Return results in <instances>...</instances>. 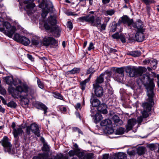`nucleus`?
I'll return each instance as SVG.
<instances>
[{"mask_svg": "<svg viewBox=\"0 0 159 159\" xmlns=\"http://www.w3.org/2000/svg\"><path fill=\"white\" fill-rule=\"evenodd\" d=\"M31 129V131L33 132L38 137L40 136V134L39 131L38 126L36 124H31L30 126Z\"/></svg>", "mask_w": 159, "mask_h": 159, "instance_id": "obj_13", "label": "nucleus"}, {"mask_svg": "<svg viewBox=\"0 0 159 159\" xmlns=\"http://www.w3.org/2000/svg\"><path fill=\"white\" fill-rule=\"evenodd\" d=\"M23 2L25 4H27L26 6V8L30 10L35 6V4L33 3V0H23Z\"/></svg>", "mask_w": 159, "mask_h": 159, "instance_id": "obj_18", "label": "nucleus"}, {"mask_svg": "<svg viewBox=\"0 0 159 159\" xmlns=\"http://www.w3.org/2000/svg\"><path fill=\"white\" fill-rule=\"evenodd\" d=\"M93 89L95 95L98 97H101L103 95V91L102 88L101 86H98L97 84H93Z\"/></svg>", "mask_w": 159, "mask_h": 159, "instance_id": "obj_9", "label": "nucleus"}, {"mask_svg": "<svg viewBox=\"0 0 159 159\" xmlns=\"http://www.w3.org/2000/svg\"><path fill=\"white\" fill-rule=\"evenodd\" d=\"M127 54L129 55L132 56L134 57H137L140 55L141 53L139 51H135L129 52L128 53H127Z\"/></svg>", "mask_w": 159, "mask_h": 159, "instance_id": "obj_31", "label": "nucleus"}, {"mask_svg": "<svg viewBox=\"0 0 159 159\" xmlns=\"http://www.w3.org/2000/svg\"><path fill=\"white\" fill-rule=\"evenodd\" d=\"M57 159H64V156L62 154L60 153L59 154H57Z\"/></svg>", "mask_w": 159, "mask_h": 159, "instance_id": "obj_56", "label": "nucleus"}, {"mask_svg": "<svg viewBox=\"0 0 159 159\" xmlns=\"http://www.w3.org/2000/svg\"><path fill=\"white\" fill-rule=\"evenodd\" d=\"M42 150L46 152L43 153L48 154V157H49V155H51L52 154V151L50 150V147L46 143H43Z\"/></svg>", "mask_w": 159, "mask_h": 159, "instance_id": "obj_15", "label": "nucleus"}, {"mask_svg": "<svg viewBox=\"0 0 159 159\" xmlns=\"http://www.w3.org/2000/svg\"><path fill=\"white\" fill-rule=\"evenodd\" d=\"M144 36L143 32H137L135 35V39L138 42L143 41L144 39Z\"/></svg>", "mask_w": 159, "mask_h": 159, "instance_id": "obj_22", "label": "nucleus"}, {"mask_svg": "<svg viewBox=\"0 0 159 159\" xmlns=\"http://www.w3.org/2000/svg\"><path fill=\"white\" fill-rule=\"evenodd\" d=\"M80 69L77 68H75L71 70L67 71L68 74H75L80 72Z\"/></svg>", "mask_w": 159, "mask_h": 159, "instance_id": "obj_34", "label": "nucleus"}, {"mask_svg": "<svg viewBox=\"0 0 159 159\" xmlns=\"http://www.w3.org/2000/svg\"><path fill=\"white\" fill-rule=\"evenodd\" d=\"M102 159H117L114 157L109 155V154H105L102 155Z\"/></svg>", "mask_w": 159, "mask_h": 159, "instance_id": "obj_41", "label": "nucleus"}, {"mask_svg": "<svg viewBox=\"0 0 159 159\" xmlns=\"http://www.w3.org/2000/svg\"><path fill=\"white\" fill-rule=\"evenodd\" d=\"M28 58L31 61H34V58L33 57L32 55L30 54L27 55Z\"/></svg>", "mask_w": 159, "mask_h": 159, "instance_id": "obj_62", "label": "nucleus"}, {"mask_svg": "<svg viewBox=\"0 0 159 159\" xmlns=\"http://www.w3.org/2000/svg\"><path fill=\"white\" fill-rule=\"evenodd\" d=\"M7 105L8 107L13 108H16L17 106L16 103L13 101H11L7 104Z\"/></svg>", "mask_w": 159, "mask_h": 159, "instance_id": "obj_38", "label": "nucleus"}, {"mask_svg": "<svg viewBox=\"0 0 159 159\" xmlns=\"http://www.w3.org/2000/svg\"><path fill=\"white\" fill-rule=\"evenodd\" d=\"M89 81V79H87L80 83L81 88L82 90H84L85 88L86 84Z\"/></svg>", "mask_w": 159, "mask_h": 159, "instance_id": "obj_32", "label": "nucleus"}, {"mask_svg": "<svg viewBox=\"0 0 159 159\" xmlns=\"http://www.w3.org/2000/svg\"><path fill=\"white\" fill-rule=\"evenodd\" d=\"M38 105L41 109L44 111V113L45 114L47 112V107L45 105L42 103L39 104Z\"/></svg>", "mask_w": 159, "mask_h": 159, "instance_id": "obj_39", "label": "nucleus"}, {"mask_svg": "<svg viewBox=\"0 0 159 159\" xmlns=\"http://www.w3.org/2000/svg\"><path fill=\"white\" fill-rule=\"evenodd\" d=\"M143 117H142V116H140L137 119V122L139 124V125L140 124V123L142 121L143 119Z\"/></svg>", "mask_w": 159, "mask_h": 159, "instance_id": "obj_57", "label": "nucleus"}, {"mask_svg": "<svg viewBox=\"0 0 159 159\" xmlns=\"http://www.w3.org/2000/svg\"><path fill=\"white\" fill-rule=\"evenodd\" d=\"M136 121L135 119L132 118L128 120V125L126 126V129L129 131L132 129L133 127L136 124Z\"/></svg>", "mask_w": 159, "mask_h": 159, "instance_id": "obj_16", "label": "nucleus"}, {"mask_svg": "<svg viewBox=\"0 0 159 159\" xmlns=\"http://www.w3.org/2000/svg\"><path fill=\"white\" fill-rule=\"evenodd\" d=\"M4 80L7 84L10 85L16 86V84L13 78L11 76H8L5 77Z\"/></svg>", "mask_w": 159, "mask_h": 159, "instance_id": "obj_19", "label": "nucleus"}, {"mask_svg": "<svg viewBox=\"0 0 159 159\" xmlns=\"http://www.w3.org/2000/svg\"><path fill=\"white\" fill-rule=\"evenodd\" d=\"M95 70L93 68L90 67L87 71V74H89L91 73H93L95 71Z\"/></svg>", "mask_w": 159, "mask_h": 159, "instance_id": "obj_52", "label": "nucleus"}, {"mask_svg": "<svg viewBox=\"0 0 159 159\" xmlns=\"http://www.w3.org/2000/svg\"><path fill=\"white\" fill-rule=\"evenodd\" d=\"M107 130V132L108 134H111L114 132V130L111 127H108L106 128Z\"/></svg>", "mask_w": 159, "mask_h": 159, "instance_id": "obj_51", "label": "nucleus"}, {"mask_svg": "<svg viewBox=\"0 0 159 159\" xmlns=\"http://www.w3.org/2000/svg\"><path fill=\"white\" fill-rule=\"evenodd\" d=\"M150 64L151 66L153 69H155L157 67V61L156 60H153L151 61L150 62Z\"/></svg>", "mask_w": 159, "mask_h": 159, "instance_id": "obj_43", "label": "nucleus"}, {"mask_svg": "<svg viewBox=\"0 0 159 159\" xmlns=\"http://www.w3.org/2000/svg\"><path fill=\"white\" fill-rule=\"evenodd\" d=\"M119 39H120L121 41L123 43H125V39L124 36L122 34H120V37Z\"/></svg>", "mask_w": 159, "mask_h": 159, "instance_id": "obj_55", "label": "nucleus"}, {"mask_svg": "<svg viewBox=\"0 0 159 159\" xmlns=\"http://www.w3.org/2000/svg\"><path fill=\"white\" fill-rule=\"evenodd\" d=\"M22 36H21L20 35L17 33H16L15 34L14 37H13V39L16 41L17 42H20L21 41V38Z\"/></svg>", "mask_w": 159, "mask_h": 159, "instance_id": "obj_37", "label": "nucleus"}, {"mask_svg": "<svg viewBox=\"0 0 159 159\" xmlns=\"http://www.w3.org/2000/svg\"><path fill=\"white\" fill-rule=\"evenodd\" d=\"M120 35L118 33H116L113 34L112 35V37L116 39H119Z\"/></svg>", "mask_w": 159, "mask_h": 159, "instance_id": "obj_54", "label": "nucleus"}, {"mask_svg": "<svg viewBox=\"0 0 159 159\" xmlns=\"http://www.w3.org/2000/svg\"><path fill=\"white\" fill-rule=\"evenodd\" d=\"M154 86L155 85L153 80L150 79L147 87V95L148 97L147 99L148 102L142 104V106L145 110L142 112V116L144 118H146L148 116V114L147 111H150L151 110V107L154 104L153 100L154 93L153 89Z\"/></svg>", "mask_w": 159, "mask_h": 159, "instance_id": "obj_1", "label": "nucleus"}, {"mask_svg": "<svg viewBox=\"0 0 159 159\" xmlns=\"http://www.w3.org/2000/svg\"><path fill=\"white\" fill-rule=\"evenodd\" d=\"M32 44L37 47L41 46L42 43L40 40L37 38H34L31 41Z\"/></svg>", "mask_w": 159, "mask_h": 159, "instance_id": "obj_27", "label": "nucleus"}, {"mask_svg": "<svg viewBox=\"0 0 159 159\" xmlns=\"http://www.w3.org/2000/svg\"><path fill=\"white\" fill-rule=\"evenodd\" d=\"M104 74L103 73L101 74L98 77L96 80L95 83L94 84H97L98 86H100V84H101L103 81V76Z\"/></svg>", "mask_w": 159, "mask_h": 159, "instance_id": "obj_29", "label": "nucleus"}, {"mask_svg": "<svg viewBox=\"0 0 159 159\" xmlns=\"http://www.w3.org/2000/svg\"><path fill=\"white\" fill-rule=\"evenodd\" d=\"M48 22L52 26H53L52 27L51 25H49L47 23H45L44 26L45 29L47 30H49L51 29L52 31L54 32L55 36L59 37L60 35V31L59 28L57 26L55 25L56 23V20L55 17L50 16V17H49Z\"/></svg>", "mask_w": 159, "mask_h": 159, "instance_id": "obj_4", "label": "nucleus"}, {"mask_svg": "<svg viewBox=\"0 0 159 159\" xmlns=\"http://www.w3.org/2000/svg\"><path fill=\"white\" fill-rule=\"evenodd\" d=\"M48 11L47 10L45 9H43L42 11V13L41 14L42 16L43 19H44L47 15Z\"/></svg>", "mask_w": 159, "mask_h": 159, "instance_id": "obj_46", "label": "nucleus"}, {"mask_svg": "<svg viewBox=\"0 0 159 159\" xmlns=\"http://www.w3.org/2000/svg\"><path fill=\"white\" fill-rule=\"evenodd\" d=\"M145 148L143 147H140L137 149V153L138 155H141L144 153Z\"/></svg>", "mask_w": 159, "mask_h": 159, "instance_id": "obj_40", "label": "nucleus"}, {"mask_svg": "<svg viewBox=\"0 0 159 159\" xmlns=\"http://www.w3.org/2000/svg\"><path fill=\"white\" fill-rule=\"evenodd\" d=\"M144 68L143 67L137 68L135 67L132 68L128 67L127 68L126 72L129 73V75L130 77H134L135 76H140V78L143 81L146 78L147 79H150L149 76L143 74L142 75L143 73Z\"/></svg>", "mask_w": 159, "mask_h": 159, "instance_id": "obj_3", "label": "nucleus"}, {"mask_svg": "<svg viewBox=\"0 0 159 159\" xmlns=\"http://www.w3.org/2000/svg\"><path fill=\"white\" fill-rule=\"evenodd\" d=\"M146 5H149L154 2V0H142Z\"/></svg>", "mask_w": 159, "mask_h": 159, "instance_id": "obj_48", "label": "nucleus"}, {"mask_svg": "<svg viewBox=\"0 0 159 159\" xmlns=\"http://www.w3.org/2000/svg\"><path fill=\"white\" fill-rule=\"evenodd\" d=\"M16 30L15 27L13 26L11 28V31L6 30L3 28H0V31L3 32L6 35L10 38H11Z\"/></svg>", "mask_w": 159, "mask_h": 159, "instance_id": "obj_11", "label": "nucleus"}, {"mask_svg": "<svg viewBox=\"0 0 159 159\" xmlns=\"http://www.w3.org/2000/svg\"><path fill=\"white\" fill-rule=\"evenodd\" d=\"M115 13V11L113 10H110L106 11V13L107 15L111 16Z\"/></svg>", "mask_w": 159, "mask_h": 159, "instance_id": "obj_49", "label": "nucleus"}, {"mask_svg": "<svg viewBox=\"0 0 159 159\" xmlns=\"http://www.w3.org/2000/svg\"><path fill=\"white\" fill-rule=\"evenodd\" d=\"M2 144L3 147L5 148V150L6 152H10L11 150L12 145L9 142L8 138L6 136H4L2 140Z\"/></svg>", "mask_w": 159, "mask_h": 159, "instance_id": "obj_7", "label": "nucleus"}, {"mask_svg": "<svg viewBox=\"0 0 159 159\" xmlns=\"http://www.w3.org/2000/svg\"><path fill=\"white\" fill-rule=\"evenodd\" d=\"M28 85L25 83H20L16 86L15 89L12 87L9 88V92L14 97H20L23 98V93L25 94L28 89Z\"/></svg>", "mask_w": 159, "mask_h": 159, "instance_id": "obj_2", "label": "nucleus"}, {"mask_svg": "<svg viewBox=\"0 0 159 159\" xmlns=\"http://www.w3.org/2000/svg\"><path fill=\"white\" fill-rule=\"evenodd\" d=\"M95 19V17L93 15L89 14L80 17L79 20L81 22H86L90 23L92 26Z\"/></svg>", "mask_w": 159, "mask_h": 159, "instance_id": "obj_6", "label": "nucleus"}, {"mask_svg": "<svg viewBox=\"0 0 159 159\" xmlns=\"http://www.w3.org/2000/svg\"><path fill=\"white\" fill-rule=\"evenodd\" d=\"M49 4L50 5L49 6L47 4H46L45 6L47 8V9L48 11L50 10V9H52L53 8V6L52 5V2H49Z\"/></svg>", "mask_w": 159, "mask_h": 159, "instance_id": "obj_53", "label": "nucleus"}, {"mask_svg": "<svg viewBox=\"0 0 159 159\" xmlns=\"http://www.w3.org/2000/svg\"><path fill=\"white\" fill-rule=\"evenodd\" d=\"M20 42L24 45L27 46L30 44V42L28 38L26 37L22 36Z\"/></svg>", "mask_w": 159, "mask_h": 159, "instance_id": "obj_25", "label": "nucleus"}, {"mask_svg": "<svg viewBox=\"0 0 159 159\" xmlns=\"http://www.w3.org/2000/svg\"><path fill=\"white\" fill-rule=\"evenodd\" d=\"M93 44L92 43H90L89 45V47L88 48V50L89 51H90L92 49L94 48Z\"/></svg>", "mask_w": 159, "mask_h": 159, "instance_id": "obj_60", "label": "nucleus"}, {"mask_svg": "<svg viewBox=\"0 0 159 159\" xmlns=\"http://www.w3.org/2000/svg\"><path fill=\"white\" fill-rule=\"evenodd\" d=\"M117 25L115 24L111 26V31L114 32L116 30Z\"/></svg>", "mask_w": 159, "mask_h": 159, "instance_id": "obj_58", "label": "nucleus"}, {"mask_svg": "<svg viewBox=\"0 0 159 159\" xmlns=\"http://www.w3.org/2000/svg\"><path fill=\"white\" fill-rule=\"evenodd\" d=\"M112 119L117 125H121L123 123L122 120L117 116L114 115Z\"/></svg>", "mask_w": 159, "mask_h": 159, "instance_id": "obj_30", "label": "nucleus"}, {"mask_svg": "<svg viewBox=\"0 0 159 159\" xmlns=\"http://www.w3.org/2000/svg\"><path fill=\"white\" fill-rule=\"evenodd\" d=\"M32 159H52L48 157V154L39 153L38 156L34 157Z\"/></svg>", "mask_w": 159, "mask_h": 159, "instance_id": "obj_24", "label": "nucleus"}, {"mask_svg": "<svg viewBox=\"0 0 159 159\" xmlns=\"http://www.w3.org/2000/svg\"><path fill=\"white\" fill-rule=\"evenodd\" d=\"M125 131V129L124 128L120 127L116 129V133L118 134H124Z\"/></svg>", "mask_w": 159, "mask_h": 159, "instance_id": "obj_42", "label": "nucleus"}, {"mask_svg": "<svg viewBox=\"0 0 159 159\" xmlns=\"http://www.w3.org/2000/svg\"><path fill=\"white\" fill-rule=\"evenodd\" d=\"M109 52L110 53H111V52L115 53L117 52V50L114 49H113L112 48H110V49L109 50Z\"/></svg>", "mask_w": 159, "mask_h": 159, "instance_id": "obj_64", "label": "nucleus"}, {"mask_svg": "<svg viewBox=\"0 0 159 159\" xmlns=\"http://www.w3.org/2000/svg\"><path fill=\"white\" fill-rule=\"evenodd\" d=\"M57 42L52 37H46L43 39V44L46 46H48L50 45H55Z\"/></svg>", "mask_w": 159, "mask_h": 159, "instance_id": "obj_8", "label": "nucleus"}, {"mask_svg": "<svg viewBox=\"0 0 159 159\" xmlns=\"http://www.w3.org/2000/svg\"><path fill=\"white\" fill-rule=\"evenodd\" d=\"M31 129L30 126H28L26 128V133L30 135V134Z\"/></svg>", "mask_w": 159, "mask_h": 159, "instance_id": "obj_59", "label": "nucleus"}, {"mask_svg": "<svg viewBox=\"0 0 159 159\" xmlns=\"http://www.w3.org/2000/svg\"><path fill=\"white\" fill-rule=\"evenodd\" d=\"M112 124L111 120L109 119H107L103 120L101 121L100 125L102 126H107L111 125Z\"/></svg>", "mask_w": 159, "mask_h": 159, "instance_id": "obj_28", "label": "nucleus"}, {"mask_svg": "<svg viewBox=\"0 0 159 159\" xmlns=\"http://www.w3.org/2000/svg\"><path fill=\"white\" fill-rule=\"evenodd\" d=\"M36 93V90L31 87L28 86V89L25 94H24L23 98H25L28 95L33 96Z\"/></svg>", "mask_w": 159, "mask_h": 159, "instance_id": "obj_14", "label": "nucleus"}, {"mask_svg": "<svg viewBox=\"0 0 159 159\" xmlns=\"http://www.w3.org/2000/svg\"><path fill=\"white\" fill-rule=\"evenodd\" d=\"M116 75L117 76H119V77H117L116 78L119 80H121L123 79L124 76V69L122 68H117L116 70Z\"/></svg>", "mask_w": 159, "mask_h": 159, "instance_id": "obj_21", "label": "nucleus"}, {"mask_svg": "<svg viewBox=\"0 0 159 159\" xmlns=\"http://www.w3.org/2000/svg\"><path fill=\"white\" fill-rule=\"evenodd\" d=\"M53 96L55 98L61 100H63V96L60 93L56 92L52 93Z\"/></svg>", "mask_w": 159, "mask_h": 159, "instance_id": "obj_33", "label": "nucleus"}, {"mask_svg": "<svg viewBox=\"0 0 159 159\" xmlns=\"http://www.w3.org/2000/svg\"><path fill=\"white\" fill-rule=\"evenodd\" d=\"M37 79H38L37 80V82L38 86L40 88L43 89L44 87L43 83L42 82H41V80L38 78H37Z\"/></svg>", "mask_w": 159, "mask_h": 159, "instance_id": "obj_45", "label": "nucleus"}, {"mask_svg": "<svg viewBox=\"0 0 159 159\" xmlns=\"http://www.w3.org/2000/svg\"><path fill=\"white\" fill-rule=\"evenodd\" d=\"M90 102L93 107H98L100 103V102L99 100L96 98H94V97L93 93L92 94L91 98L90 100Z\"/></svg>", "mask_w": 159, "mask_h": 159, "instance_id": "obj_17", "label": "nucleus"}, {"mask_svg": "<svg viewBox=\"0 0 159 159\" xmlns=\"http://www.w3.org/2000/svg\"><path fill=\"white\" fill-rule=\"evenodd\" d=\"M127 157L126 154L123 152H119L116 154L114 157L116 158L117 159H126Z\"/></svg>", "mask_w": 159, "mask_h": 159, "instance_id": "obj_26", "label": "nucleus"}, {"mask_svg": "<svg viewBox=\"0 0 159 159\" xmlns=\"http://www.w3.org/2000/svg\"><path fill=\"white\" fill-rule=\"evenodd\" d=\"M102 19V18L99 16L95 17V19L92 25V26L97 27L98 29H99V30L101 31L105 30L107 26V24L105 23H103L101 25Z\"/></svg>", "mask_w": 159, "mask_h": 159, "instance_id": "obj_5", "label": "nucleus"}, {"mask_svg": "<svg viewBox=\"0 0 159 159\" xmlns=\"http://www.w3.org/2000/svg\"><path fill=\"white\" fill-rule=\"evenodd\" d=\"M128 153L130 155H134L135 154V152L134 150H132L128 151Z\"/></svg>", "mask_w": 159, "mask_h": 159, "instance_id": "obj_61", "label": "nucleus"}, {"mask_svg": "<svg viewBox=\"0 0 159 159\" xmlns=\"http://www.w3.org/2000/svg\"><path fill=\"white\" fill-rule=\"evenodd\" d=\"M107 106L105 103H102L98 107V111L103 114H106L107 113Z\"/></svg>", "mask_w": 159, "mask_h": 159, "instance_id": "obj_23", "label": "nucleus"}, {"mask_svg": "<svg viewBox=\"0 0 159 159\" xmlns=\"http://www.w3.org/2000/svg\"><path fill=\"white\" fill-rule=\"evenodd\" d=\"M93 155L92 153H89L84 156L83 159H92Z\"/></svg>", "mask_w": 159, "mask_h": 159, "instance_id": "obj_47", "label": "nucleus"}, {"mask_svg": "<svg viewBox=\"0 0 159 159\" xmlns=\"http://www.w3.org/2000/svg\"><path fill=\"white\" fill-rule=\"evenodd\" d=\"M122 22L124 24H127L128 26H130L133 24V20L130 19L126 15H124L121 17Z\"/></svg>", "mask_w": 159, "mask_h": 159, "instance_id": "obj_12", "label": "nucleus"}, {"mask_svg": "<svg viewBox=\"0 0 159 159\" xmlns=\"http://www.w3.org/2000/svg\"><path fill=\"white\" fill-rule=\"evenodd\" d=\"M23 132L22 128L20 127H16V129H15L13 131V134L14 137L15 138H16L18 136L22 135Z\"/></svg>", "mask_w": 159, "mask_h": 159, "instance_id": "obj_20", "label": "nucleus"}, {"mask_svg": "<svg viewBox=\"0 0 159 159\" xmlns=\"http://www.w3.org/2000/svg\"><path fill=\"white\" fill-rule=\"evenodd\" d=\"M94 118L96 123L102 119V115L99 113H97L95 116Z\"/></svg>", "mask_w": 159, "mask_h": 159, "instance_id": "obj_35", "label": "nucleus"}, {"mask_svg": "<svg viewBox=\"0 0 159 159\" xmlns=\"http://www.w3.org/2000/svg\"><path fill=\"white\" fill-rule=\"evenodd\" d=\"M80 104L79 103H78L76 104V105H75V107L76 109H80Z\"/></svg>", "mask_w": 159, "mask_h": 159, "instance_id": "obj_63", "label": "nucleus"}, {"mask_svg": "<svg viewBox=\"0 0 159 159\" xmlns=\"http://www.w3.org/2000/svg\"><path fill=\"white\" fill-rule=\"evenodd\" d=\"M77 152L76 150H71L68 152V154L70 157L77 155Z\"/></svg>", "mask_w": 159, "mask_h": 159, "instance_id": "obj_44", "label": "nucleus"}, {"mask_svg": "<svg viewBox=\"0 0 159 159\" xmlns=\"http://www.w3.org/2000/svg\"><path fill=\"white\" fill-rule=\"evenodd\" d=\"M3 26L7 29V30L9 31H11V28L13 26H11L10 23L8 22H4L3 24Z\"/></svg>", "mask_w": 159, "mask_h": 159, "instance_id": "obj_36", "label": "nucleus"}, {"mask_svg": "<svg viewBox=\"0 0 159 159\" xmlns=\"http://www.w3.org/2000/svg\"><path fill=\"white\" fill-rule=\"evenodd\" d=\"M67 26L69 29V30H71L73 28V25L72 23L70 21H68L67 24Z\"/></svg>", "mask_w": 159, "mask_h": 159, "instance_id": "obj_50", "label": "nucleus"}, {"mask_svg": "<svg viewBox=\"0 0 159 159\" xmlns=\"http://www.w3.org/2000/svg\"><path fill=\"white\" fill-rule=\"evenodd\" d=\"M133 26L137 32H144V29L143 28V25L141 20H139L133 24Z\"/></svg>", "mask_w": 159, "mask_h": 159, "instance_id": "obj_10", "label": "nucleus"}]
</instances>
